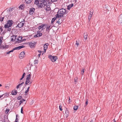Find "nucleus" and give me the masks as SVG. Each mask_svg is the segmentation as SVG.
Segmentation results:
<instances>
[{
    "label": "nucleus",
    "instance_id": "obj_1",
    "mask_svg": "<svg viewBox=\"0 0 122 122\" xmlns=\"http://www.w3.org/2000/svg\"><path fill=\"white\" fill-rule=\"evenodd\" d=\"M67 13H66V10L65 9L63 8L61 9L58 10L57 14L55 16L57 18H59L63 16L66 17V16H65L64 15Z\"/></svg>",
    "mask_w": 122,
    "mask_h": 122
},
{
    "label": "nucleus",
    "instance_id": "obj_2",
    "mask_svg": "<svg viewBox=\"0 0 122 122\" xmlns=\"http://www.w3.org/2000/svg\"><path fill=\"white\" fill-rule=\"evenodd\" d=\"M13 21L12 20H9L7 23L4 26V27L6 28L11 27L12 25Z\"/></svg>",
    "mask_w": 122,
    "mask_h": 122
},
{
    "label": "nucleus",
    "instance_id": "obj_3",
    "mask_svg": "<svg viewBox=\"0 0 122 122\" xmlns=\"http://www.w3.org/2000/svg\"><path fill=\"white\" fill-rule=\"evenodd\" d=\"M24 46H19L15 47L14 48L13 50H11L7 52H6V53H10V52H12L13 51L16 50H19L20 49L24 47Z\"/></svg>",
    "mask_w": 122,
    "mask_h": 122
},
{
    "label": "nucleus",
    "instance_id": "obj_4",
    "mask_svg": "<svg viewBox=\"0 0 122 122\" xmlns=\"http://www.w3.org/2000/svg\"><path fill=\"white\" fill-rule=\"evenodd\" d=\"M48 57L53 62L55 61L57 59V58L56 56H52L51 55H49V56Z\"/></svg>",
    "mask_w": 122,
    "mask_h": 122
},
{
    "label": "nucleus",
    "instance_id": "obj_5",
    "mask_svg": "<svg viewBox=\"0 0 122 122\" xmlns=\"http://www.w3.org/2000/svg\"><path fill=\"white\" fill-rule=\"evenodd\" d=\"M22 20L23 21H22L17 25V27H18L19 28H20L24 25L25 23V20L24 19L23 20Z\"/></svg>",
    "mask_w": 122,
    "mask_h": 122
},
{
    "label": "nucleus",
    "instance_id": "obj_6",
    "mask_svg": "<svg viewBox=\"0 0 122 122\" xmlns=\"http://www.w3.org/2000/svg\"><path fill=\"white\" fill-rule=\"evenodd\" d=\"M47 5L46 4L41 2L40 4H39L37 6H38V8L40 9L44 7L45 6H46Z\"/></svg>",
    "mask_w": 122,
    "mask_h": 122
},
{
    "label": "nucleus",
    "instance_id": "obj_7",
    "mask_svg": "<svg viewBox=\"0 0 122 122\" xmlns=\"http://www.w3.org/2000/svg\"><path fill=\"white\" fill-rule=\"evenodd\" d=\"M40 2L42 3L46 4H49L50 3L49 0H39Z\"/></svg>",
    "mask_w": 122,
    "mask_h": 122
},
{
    "label": "nucleus",
    "instance_id": "obj_8",
    "mask_svg": "<svg viewBox=\"0 0 122 122\" xmlns=\"http://www.w3.org/2000/svg\"><path fill=\"white\" fill-rule=\"evenodd\" d=\"M22 36H19L18 37L17 39V41H16V42L18 43H20L24 41L23 40H22Z\"/></svg>",
    "mask_w": 122,
    "mask_h": 122
},
{
    "label": "nucleus",
    "instance_id": "obj_9",
    "mask_svg": "<svg viewBox=\"0 0 122 122\" xmlns=\"http://www.w3.org/2000/svg\"><path fill=\"white\" fill-rule=\"evenodd\" d=\"M42 35V34L41 33H40V31H38L37 32V34L35 35L34 36V37L35 38H36L41 36Z\"/></svg>",
    "mask_w": 122,
    "mask_h": 122
},
{
    "label": "nucleus",
    "instance_id": "obj_10",
    "mask_svg": "<svg viewBox=\"0 0 122 122\" xmlns=\"http://www.w3.org/2000/svg\"><path fill=\"white\" fill-rule=\"evenodd\" d=\"M35 9L34 8H31L30 10L29 14L30 15H32L34 13Z\"/></svg>",
    "mask_w": 122,
    "mask_h": 122
},
{
    "label": "nucleus",
    "instance_id": "obj_11",
    "mask_svg": "<svg viewBox=\"0 0 122 122\" xmlns=\"http://www.w3.org/2000/svg\"><path fill=\"white\" fill-rule=\"evenodd\" d=\"M49 44L48 43H47L45 44L43 46V49L44 51V52L46 53V50L47 49V46H48Z\"/></svg>",
    "mask_w": 122,
    "mask_h": 122
},
{
    "label": "nucleus",
    "instance_id": "obj_12",
    "mask_svg": "<svg viewBox=\"0 0 122 122\" xmlns=\"http://www.w3.org/2000/svg\"><path fill=\"white\" fill-rule=\"evenodd\" d=\"M118 22L120 24H121L122 23V15L121 14L120 15L118 18Z\"/></svg>",
    "mask_w": 122,
    "mask_h": 122
},
{
    "label": "nucleus",
    "instance_id": "obj_13",
    "mask_svg": "<svg viewBox=\"0 0 122 122\" xmlns=\"http://www.w3.org/2000/svg\"><path fill=\"white\" fill-rule=\"evenodd\" d=\"M57 18V19H58V20L57 21H56V23H57L59 25L61 24V23L62 22V20L61 19V18Z\"/></svg>",
    "mask_w": 122,
    "mask_h": 122
},
{
    "label": "nucleus",
    "instance_id": "obj_14",
    "mask_svg": "<svg viewBox=\"0 0 122 122\" xmlns=\"http://www.w3.org/2000/svg\"><path fill=\"white\" fill-rule=\"evenodd\" d=\"M45 24H42L41 25H40L39 26L38 28L39 30H40L42 28V29L41 30H43L45 28L44 27H45Z\"/></svg>",
    "mask_w": 122,
    "mask_h": 122
},
{
    "label": "nucleus",
    "instance_id": "obj_15",
    "mask_svg": "<svg viewBox=\"0 0 122 122\" xmlns=\"http://www.w3.org/2000/svg\"><path fill=\"white\" fill-rule=\"evenodd\" d=\"M25 56V54H20L19 55V57L20 59H22Z\"/></svg>",
    "mask_w": 122,
    "mask_h": 122
},
{
    "label": "nucleus",
    "instance_id": "obj_16",
    "mask_svg": "<svg viewBox=\"0 0 122 122\" xmlns=\"http://www.w3.org/2000/svg\"><path fill=\"white\" fill-rule=\"evenodd\" d=\"M16 36H13L11 37V41H14L15 39H16Z\"/></svg>",
    "mask_w": 122,
    "mask_h": 122
},
{
    "label": "nucleus",
    "instance_id": "obj_17",
    "mask_svg": "<svg viewBox=\"0 0 122 122\" xmlns=\"http://www.w3.org/2000/svg\"><path fill=\"white\" fill-rule=\"evenodd\" d=\"M84 39L86 40L88 38V35L87 33L85 32L84 34Z\"/></svg>",
    "mask_w": 122,
    "mask_h": 122
},
{
    "label": "nucleus",
    "instance_id": "obj_18",
    "mask_svg": "<svg viewBox=\"0 0 122 122\" xmlns=\"http://www.w3.org/2000/svg\"><path fill=\"white\" fill-rule=\"evenodd\" d=\"M73 6V4H70L67 7V9L68 10H69Z\"/></svg>",
    "mask_w": 122,
    "mask_h": 122
},
{
    "label": "nucleus",
    "instance_id": "obj_19",
    "mask_svg": "<svg viewBox=\"0 0 122 122\" xmlns=\"http://www.w3.org/2000/svg\"><path fill=\"white\" fill-rule=\"evenodd\" d=\"M65 116L66 118H67L69 114V112L68 110L66 109L65 110Z\"/></svg>",
    "mask_w": 122,
    "mask_h": 122
},
{
    "label": "nucleus",
    "instance_id": "obj_20",
    "mask_svg": "<svg viewBox=\"0 0 122 122\" xmlns=\"http://www.w3.org/2000/svg\"><path fill=\"white\" fill-rule=\"evenodd\" d=\"M17 93V91L16 90H15L13 91L11 93L12 95H15Z\"/></svg>",
    "mask_w": 122,
    "mask_h": 122
},
{
    "label": "nucleus",
    "instance_id": "obj_21",
    "mask_svg": "<svg viewBox=\"0 0 122 122\" xmlns=\"http://www.w3.org/2000/svg\"><path fill=\"white\" fill-rule=\"evenodd\" d=\"M30 79H26V82H25V86L28 84L30 81Z\"/></svg>",
    "mask_w": 122,
    "mask_h": 122
},
{
    "label": "nucleus",
    "instance_id": "obj_22",
    "mask_svg": "<svg viewBox=\"0 0 122 122\" xmlns=\"http://www.w3.org/2000/svg\"><path fill=\"white\" fill-rule=\"evenodd\" d=\"M30 87V86H29L27 88V89L25 91V95H27L28 94L27 92H28L29 91Z\"/></svg>",
    "mask_w": 122,
    "mask_h": 122
},
{
    "label": "nucleus",
    "instance_id": "obj_23",
    "mask_svg": "<svg viewBox=\"0 0 122 122\" xmlns=\"http://www.w3.org/2000/svg\"><path fill=\"white\" fill-rule=\"evenodd\" d=\"M24 83V82H22L21 83H20V84H19L18 85L16 86V88L18 89V88H20V86H21L22 84H23Z\"/></svg>",
    "mask_w": 122,
    "mask_h": 122
},
{
    "label": "nucleus",
    "instance_id": "obj_24",
    "mask_svg": "<svg viewBox=\"0 0 122 122\" xmlns=\"http://www.w3.org/2000/svg\"><path fill=\"white\" fill-rule=\"evenodd\" d=\"M3 95V96H4V97H3V98H4L5 97H7L8 96V95L9 94L7 93H5L3 94L2 95Z\"/></svg>",
    "mask_w": 122,
    "mask_h": 122
},
{
    "label": "nucleus",
    "instance_id": "obj_25",
    "mask_svg": "<svg viewBox=\"0 0 122 122\" xmlns=\"http://www.w3.org/2000/svg\"><path fill=\"white\" fill-rule=\"evenodd\" d=\"M32 1V0H25V2L27 4L30 3Z\"/></svg>",
    "mask_w": 122,
    "mask_h": 122
},
{
    "label": "nucleus",
    "instance_id": "obj_26",
    "mask_svg": "<svg viewBox=\"0 0 122 122\" xmlns=\"http://www.w3.org/2000/svg\"><path fill=\"white\" fill-rule=\"evenodd\" d=\"M57 18L56 16V17H54L53 18H52V20H51V23H53V22L56 19H57V18Z\"/></svg>",
    "mask_w": 122,
    "mask_h": 122
},
{
    "label": "nucleus",
    "instance_id": "obj_27",
    "mask_svg": "<svg viewBox=\"0 0 122 122\" xmlns=\"http://www.w3.org/2000/svg\"><path fill=\"white\" fill-rule=\"evenodd\" d=\"M52 28L51 27V25L49 26L46 28V30L47 31L49 32L50 30Z\"/></svg>",
    "mask_w": 122,
    "mask_h": 122
},
{
    "label": "nucleus",
    "instance_id": "obj_28",
    "mask_svg": "<svg viewBox=\"0 0 122 122\" xmlns=\"http://www.w3.org/2000/svg\"><path fill=\"white\" fill-rule=\"evenodd\" d=\"M39 3V1L38 0H35V4H36L37 5H38V4Z\"/></svg>",
    "mask_w": 122,
    "mask_h": 122
},
{
    "label": "nucleus",
    "instance_id": "obj_29",
    "mask_svg": "<svg viewBox=\"0 0 122 122\" xmlns=\"http://www.w3.org/2000/svg\"><path fill=\"white\" fill-rule=\"evenodd\" d=\"M30 47L31 48H34L35 46V45L33 43H31L30 44Z\"/></svg>",
    "mask_w": 122,
    "mask_h": 122
},
{
    "label": "nucleus",
    "instance_id": "obj_30",
    "mask_svg": "<svg viewBox=\"0 0 122 122\" xmlns=\"http://www.w3.org/2000/svg\"><path fill=\"white\" fill-rule=\"evenodd\" d=\"M9 46L8 45H5L4 46V45L2 46L3 48L4 49H5L8 48Z\"/></svg>",
    "mask_w": 122,
    "mask_h": 122
},
{
    "label": "nucleus",
    "instance_id": "obj_31",
    "mask_svg": "<svg viewBox=\"0 0 122 122\" xmlns=\"http://www.w3.org/2000/svg\"><path fill=\"white\" fill-rule=\"evenodd\" d=\"M78 106H75L74 107V110H77L78 108Z\"/></svg>",
    "mask_w": 122,
    "mask_h": 122
},
{
    "label": "nucleus",
    "instance_id": "obj_32",
    "mask_svg": "<svg viewBox=\"0 0 122 122\" xmlns=\"http://www.w3.org/2000/svg\"><path fill=\"white\" fill-rule=\"evenodd\" d=\"M24 5L22 4L20 6H19V8H20L21 9H22V8L24 7Z\"/></svg>",
    "mask_w": 122,
    "mask_h": 122
},
{
    "label": "nucleus",
    "instance_id": "obj_33",
    "mask_svg": "<svg viewBox=\"0 0 122 122\" xmlns=\"http://www.w3.org/2000/svg\"><path fill=\"white\" fill-rule=\"evenodd\" d=\"M79 41H78L77 40L76 41V43L75 44V45H76V46H77L76 47H77L78 46V45H79Z\"/></svg>",
    "mask_w": 122,
    "mask_h": 122
},
{
    "label": "nucleus",
    "instance_id": "obj_34",
    "mask_svg": "<svg viewBox=\"0 0 122 122\" xmlns=\"http://www.w3.org/2000/svg\"><path fill=\"white\" fill-rule=\"evenodd\" d=\"M4 17H2V16L0 17V21H3V19L4 18Z\"/></svg>",
    "mask_w": 122,
    "mask_h": 122
},
{
    "label": "nucleus",
    "instance_id": "obj_35",
    "mask_svg": "<svg viewBox=\"0 0 122 122\" xmlns=\"http://www.w3.org/2000/svg\"><path fill=\"white\" fill-rule=\"evenodd\" d=\"M14 8H10L9 9V12L11 13V11L13 10L14 9Z\"/></svg>",
    "mask_w": 122,
    "mask_h": 122
},
{
    "label": "nucleus",
    "instance_id": "obj_36",
    "mask_svg": "<svg viewBox=\"0 0 122 122\" xmlns=\"http://www.w3.org/2000/svg\"><path fill=\"white\" fill-rule=\"evenodd\" d=\"M17 115H16V118L15 122H18V119L17 118Z\"/></svg>",
    "mask_w": 122,
    "mask_h": 122
},
{
    "label": "nucleus",
    "instance_id": "obj_37",
    "mask_svg": "<svg viewBox=\"0 0 122 122\" xmlns=\"http://www.w3.org/2000/svg\"><path fill=\"white\" fill-rule=\"evenodd\" d=\"M92 16H91V15H89L88 16V19L89 20V21H90V20L91 18V17H92Z\"/></svg>",
    "mask_w": 122,
    "mask_h": 122
},
{
    "label": "nucleus",
    "instance_id": "obj_38",
    "mask_svg": "<svg viewBox=\"0 0 122 122\" xmlns=\"http://www.w3.org/2000/svg\"><path fill=\"white\" fill-rule=\"evenodd\" d=\"M38 51V53H41L42 52H43V53H45L44 52V51H42L41 50H38V51Z\"/></svg>",
    "mask_w": 122,
    "mask_h": 122
},
{
    "label": "nucleus",
    "instance_id": "obj_39",
    "mask_svg": "<svg viewBox=\"0 0 122 122\" xmlns=\"http://www.w3.org/2000/svg\"><path fill=\"white\" fill-rule=\"evenodd\" d=\"M22 98V96H19L17 98V100H20Z\"/></svg>",
    "mask_w": 122,
    "mask_h": 122
},
{
    "label": "nucleus",
    "instance_id": "obj_40",
    "mask_svg": "<svg viewBox=\"0 0 122 122\" xmlns=\"http://www.w3.org/2000/svg\"><path fill=\"white\" fill-rule=\"evenodd\" d=\"M25 100L24 99H22L21 100L20 102V103H23V102L24 101H25Z\"/></svg>",
    "mask_w": 122,
    "mask_h": 122
},
{
    "label": "nucleus",
    "instance_id": "obj_41",
    "mask_svg": "<svg viewBox=\"0 0 122 122\" xmlns=\"http://www.w3.org/2000/svg\"><path fill=\"white\" fill-rule=\"evenodd\" d=\"M88 104V99H86V101L85 105V106H86Z\"/></svg>",
    "mask_w": 122,
    "mask_h": 122
},
{
    "label": "nucleus",
    "instance_id": "obj_42",
    "mask_svg": "<svg viewBox=\"0 0 122 122\" xmlns=\"http://www.w3.org/2000/svg\"><path fill=\"white\" fill-rule=\"evenodd\" d=\"M28 75H27L26 78H30L31 75L30 74H29V73L28 74Z\"/></svg>",
    "mask_w": 122,
    "mask_h": 122
},
{
    "label": "nucleus",
    "instance_id": "obj_43",
    "mask_svg": "<svg viewBox=\"0 0 122 122\" xmlns=\"http://www.w3.org/2000/svg\"><path fill=\"white\" fill-rule=\"evenodd\" d=\"M62 107L60 105L59 106V108L60 110L61 111H62Z\"/></svg>",
    "mask_w": 122,
    "mask_h": 122
},
{
    "label": "nucleus",
    "instance_id": "obj_44",
    "mask_svg": "<svg viewBox=\"0 0 122 122\" xmlns=\"http://www.w3.org/2000/svg\"><path fill=\"white\" fill-rule=\"evenodd\" d=\"M10 111V110L9 109H7L6 111H5V113H6V114H7L8 113V112H9V111Z\"/></svg>",
    "mask_w": 122,
    "mask_h": 122
},
{
    "label": "nucleus",
    "instance_id": "obj_45",
    "mask_svg": "<svg viewBox=\"0 0 122 122\" xmlns=\"http://www.w3.org/2000/svg\"><path fill=\"white\" fill-rule=\"evenodd\" d=\"M38 61L37 60L35 61H34V63L35 64H38Z\"/></svg>",
    "mask_w": 122,
    "mask_h": 122
},
{
    "label": "nucleus",
    "instance_id": "obj_46",
    "mask_svg": "<svg viewBox=\"0 0 122 122\" xmlns=\"http://www.w3.org/2000/svg\"><path fill=\"white\" fill-rule=\"evenodd\" d=\"M0 30H1V32H2L3 30L2 29V27L0 26Z\"/></svg>",
    "mask_w": 122,
    "mask_h": 122
},
{
    "label": "nucleus",
    "instance_id": "obj_47",
    "mask_svg": "<svg viewBox=\"0 0 122 122\" xmlns=\"http://www.w3.org/2000/svg\"><path fill=\"white\" fill-rule=\"evenodd\" d=\"M23 107H22L21 108V112L22 113H23Z\"/></svg>",
    "mask_w": 122,
    "mask_h": 122
},
{
    "label": "nucleus",
    "instance_id": "obj_48",
    "mask_svg": "<svg viewBox=\"0 0 122 122\" xmlns=\"http://www.w3.org/2000/svg\"><path fill=\"white\" fill-rule=\"evenodd\" d=\"M81 74L82 75H83V73L84 72L83 69L82 70H81Z\"/></svg>",
    "mask_w": 122,
    "mask_h": 122
},
{
    "label": "nucleus",
    "instance_id": "obj_49",
    "mask_svg": "<svg viewBox=\"0 0 122 122\" xmlns=\"http://www.w3.org/2000/svg\"><path fill=\"white\" fill-rule=\"evenodd\" d=\"M57 0H51V2H55Z\"/></svg>",
    "mask_w": 122,
    "mask_h": 122
},
{
    "label": "nucleus",
    "instance_id": "obj_50",
    "mask_svg": "<svg viewBox=\"0 0 122 122\" xmlns=\"http://www.w3.org/2000/svg\"><path fill=\"white\" fill-rule=\"evenodd\" d=\"M25 73H24L23 74V75H22V78H24V76H25Z\"/></svg>",
    "mask_w": 122,
    "mask_h": 122
},
{
    "label": "nucleus",
    "instance_id": "obj_51",
    "mask_svg": "<svg viewBox=\"0 0 122 122\" xmlns=\"http://www.w3.org/2000/svg\"><path fill=\"white\" fill-rule=\"evenodd\" d=\"M7 31H10L11 30V29L9 28V27L7 28Z\"/></svg>",
    "mask_w": 122,
    "mask_h": 122
},
{
    "label": "nucleus",
    "instance_id": "obj_52",
    "mask_svg": "<svg viewBox=\"0 0 122 122\" xmlns=\"http://www.w3.org/2000/svg\"><path fill=\"white\" fill-rule=\"evenodd\" d=\"M32 83V81H30V82H29V84H27V85H30V86H30V84H31Z\"/></svg>",
    "mask_w": 122,
    "mask_h": 122
},
{
    "label": "nucleus",
    "instance_id": "obj_53",
    "mask_svg": "<svg viewBox=\"0 0 122 122\" xmlns=\"http://www.w3.org/2000/svg\"><path fill=\"white\" fill-rule=\"evenodd\" d=\"M77 77L76 78V79L75 78V79H74L75 82H76L77 81Z\"/></svg>",
    "mask_w": 122,
    "mask_h": 122
},
{
    "label": "nucleus",
    "instance_id": "obj_54",
    "mask_svg": "<svg viewBox=\"0 0 122 122\" xmlns=\"http://www.w3.org/2000/svg\"><path fill=\"white\" fill-rule=\"evenodd\" d=\"M90 14L89 15H91V16H92V13L91 11H90Z\"/></svg>",
    "mask_w": 122,
    "mask_h": 122
},
{
    "label": "nucleus",
    "instance_id": "obj_55",
    "mask_svg": "<svg viewBox=\"0 0 122 122\" xmlns=\"http://www.w3.org/2000/svg\"><path fill=\"white\" fill-rule=\"evenodd\" d=\"M3 95H0V98L2 97L3 98Z\"/></svg>",
    "mask_w": 122,
    "mask_h": 122
},
{
    "label": "nucleus",
    "instance_id": "obj_56",
    "mask_svg": "<svg viewBox=\"0 0 122 122\" xmlns=\"http://www.w3.org/2000/svg\"><path fill=\"white\" fill-rule=\"evenodd\" d=\"M5 87L6 88H9V87L8 86H5Z\"/></svg>",
    "mask_w": 122,
    "mask_h": 122
},
{
    "label": "nucleus",
    "instance_id": "obj_57",
    "mask_svg": "<svg viewBox=\"0 0 122 122\" xmlns=\"http://www.w3.org/2000/svg\"><path fill=\"white\" fill-rule=\"evenodd\" d=\"M26 79H30V78H26Z\"/></svg>",
    "mask_w": 122,
    "mask_h": 122
},
{
    "label": "nucleus",
    "instance_id": "obj_58",
    "mask_svg": "<svg viewBox=\"0 0 122 122\" xmlns=\"http://www.w3.org/2000/svg\"><path fill=\"white\" fill-rule=\"evenodd\" d=\"M41 54H39L38 55V58L39 57H40V56L41 55Z\"/></svg>",
    "mask_w": 122,
    "mask_h": 122
},
{
    "label": "nucleus",
    "instance_id": "obj_59",
    "mask_svg": "<svg viewBox=\"0 0 122 122\" xmlns=\"http://www.w3.org/2000/svg\"><path fill=\"white\" fill-rule=\"evenodd\" d=\"M23 78H22V77L20 79V81H21L22 80V79Z\"/></svg>",
    "mask_w": 122,
    "mask_h": 122
},
{
    "label": "nucleus",
    "instance_id": "obj_60",
    "mask_svg": "<svg viewBox=\"0 0 122 122\" xmlns=\"http://www.w3.org/2000/svg\"><path fill=\"white\" fill-rule=\"evenodd\" d=\"M22 85H23V84H22L21 86H20V88L21 87V86H22Z\"/></svg>",
    "mask_w": 122,
    "mask_h": 122
},
{
    "label": "nucleus",
    "instance_id": "obj_61",
    "mask_svg": "<svg viewBox=\"0 0 122 122\" xmlns=\"http://www.w3.org/2000/svg\"><path fill=\"white\" fill-rule=\"evenodd\" d=\"M25 53L24 52H21L20 53Z\"/></svg>",
    "mask_w": 122,
    "mask_h": 122
},
{
    "label": "nucleus",
    "instance_id": "obj_62",
    "mask_svg": "<svg viewBox=\"0 0 122 122\" xmlns=\"http://www.w3.org/2000/svg\"><path fill=\"white\" fill-rule=\"evenodd\" d=\"M46 11H48V9H47H47H46Z\"/></svg>",
    "mask_w": 122,
    "mask_h": 122
},
{
    "label": "nucleus",
    "instance_id": "obj_63",
    "mask_svg": "<svg viewBox=\"0 0 122 122\" xmlns=\"http://www.w3.org/2000/svg\"><path fill=\"white\" fill-rule=\"evenodd\" d=\"M90 122H93V121L92 120H91Z\"/></svg>",
    "mask_w": 122,
    "mask_h": 122
},
{
    "label": "nucleus",
    "instance_id": "obj_64",
    "mask_svg": "<svg viewBox=\"0 0 122 122\" xmlns=\"http://www.w3.org/2000/svg\"><path fill=\"white\" fill-rule=\"evenodd\" d=\"M48 10H50V9H50V8H48Z\"/></svg>",
    "mask_w": 122,
    "mask_h": 122
}]
</instances>
